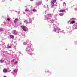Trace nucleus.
Listing matches in <instances>:
<instances>
[{"mask_svg": "<svg viewBox=\"0 0 77 77\" xmlns=\"http://www.w3.org/2000/svg\"><path fill=\"white\" fill-rule=\"evenodd\" d=\"M42 1H40L38 3H39L41 5V4H42Z\"/></svg>", "mask_w": 77, "mask_h": 77, "instance_id": "14", "label": "nucleus"}, {"mask_svg": "<svg viewBox=\"0 0 77 77\" xmlns=\"http://www.w3.org/2000/svg\"><path fill=\"white\" fill-rule=\"evenodd\" d=\"M14 72H17V70L15 69L14 71Z\"/></svg>", "mask_w": 77, "mask_h": 77, "instance_id": "15", "label": "nucleus"}, {"mask_svg": "<svg viewBox=\"0 0 77 77\" xmlns=\"http://www.w3.org/2000/svg\"><path fill=\"white\" fill-rule=\"evenodd\" d=\"M14 33L15 34V35H17L18 33V32L16 30L14 31Z\"/></svg>", "mask_w": 77, "mask_h": 77, "instance_id": "5", "label": "nucleus"}, {"mask_svg": "<svg viewBox=\"0 0 77 77\" xmlns=\"http://www.w3.org/2000/svg\"><path fill=\"white\" fill-rule=\"evenodd\" d=\"M75 23V21H72V24H74V23Z\"/></svg>", "mask_w": 77, "mask_h": 77, "instance_id": "11", "label": "nucleus"}, {"mask_svg": "<svg viewBox=\"0 0 77 77\" xmlns=\"http://www.w3.org/2000/svg\"><path fill=\"white\" fill-rule=\"evenodd\" d=\"M25 11L26 12V11H29V10L26 9L25 10Z\"/></svg>", "mask_w": 77, "mask_h": 77, "instance_id": "22", "label": "nucleus"}, {"mask_svg": "<svg viewBox=\"0 0 77 77\" xmlns=\"http://www.w3.org/2000/svg\"><path fill=\"white\" fill-rule=\"evenodd\" d=\"M57 0H52L51 1V3L53 5L54 4V3H56Z\"/></svg>", "mask_w": 77, "mask_h": 77, "instance_id": "3", "label": "nucleus"}, {"mask_svg": "<svg viewBox=\"0 0 77 77\" xmlns=\"http://www.w3.org/2000/svg\"><path fill=\"white\" fill-rule=\"evenodd\" d=\"M65 11V10H60L59 11V12H64Z\"/></svg>", "mask_w": 77, "mask_h": 77, "instance_id": "4", "label": "nucleus"}, {"mask_svg": "<svg viewBox=\"0 0 77 77\" xmlns=\"http://www.w3.org/2000/svg\"><path fill=\"white\" fill-rule=\"evenodd\" d=\"M7 20L8 21H10V19L9 18H8Z\"/></svg>", "mask_w": 77, "mask_h": 77, "instance_id": "20", "label": "nucleus"}, {"mask_svg": "<svg viewBox=\"0 0 77 77\" xmlns=\"http://www.w3.org/2000/svg\"><path fill=\"white\" fill-rule=\"evenodd\" d=\"M54 6V5H53L52 6H51V8H53V7Z\"/></svg>", "mask_w": 77, "mask_h": 77, "instance_id": "24", "label": "nucleus"}, {"mask_svg": "<svg viewBox=\"0 0 77 77\" xmlns=\"http://www.w3.org/2000/svg\"><path fill=\"white\" fill-rule=\"evenodd\" d=\"M1 31H3V30L2 29H1Z\"/></svg>", "mask_w": 77, "mask_h": 77, "instance_id": "28", "label": "nucleus"}, {"mask_svg": "<svg viewBox=\"0 0 77 77\" xmlns=\"http://www.w3.org/2000/svg\"><path fill=\"white\" fill-rule=\"evenodd\" d=\"M24 23H25L26 24H27V23H28V22H27V20H25L24 21Z\"/></svg>", "mask_w": 77, "mask_h": 77, "instance_id": "9", "label": "nucleus"}, {"mask_svg": "<svg viewBox=\"0 0 77 77\" xmlns=\"http://www.w3.org/2000/svg\"><path fill=\"white\" fill-rule=\"evenodd\" d=\"M7 48H11V47L10 46L8 45Z\"/></svg>", "mask_w": 77, "mask_h": 77, "instance_id": "12", "label": "nucleus"}, {"mask_svg": "<svg viewBox=\"0 0 77 77\" xmlns=\"http://www.w3.org/2000/svg\"><path fill=\"white\" fill-rule=\"evenodd\" d=\"M3 72L5 73L8 72V69L7 68H4L3 70Z\"/></svg>", "mask_w": 77, "mask_h": 77, "instance_id": "2", "label": "nucleus"}, {"mask_svg": "<svg viewBox=\"0 0 77 77\" xmlns=\"http://www.w3.org/2000/svg\"><path fill=\"white\" fill-rule=\"evenodd\" d=\"M20 27H21V28H22V29H23V30H24V31H26V29L25 26H20Z\"/></svg>", "mask_w": 77, "mask_h": 77, "instance_id": "1", "label": "nucleus"}, {"mask_svg": "<svg viewBox=\"0 0 77 77\" xmlns=\"http://www.w3.org/2000/svg\"><path fill=\"white\" fill-rule=\"evenodd\" d=\"M59 15H60V16H63V15H64V14L63 13H60L59 14Z\"/></svg>", "mask_w": 77, "mask_h": 77, "instance_id": "6", "label": "nucleus"}, {"mask_svg": "<svg viewBox=\"0 0 77 77\" xmlns=\"http://www.w3.org/2000/svg\"><path fill=\"white\" fill-rule=\"evenodd\" d=\"M15 20H16V21H18V20L17 18H16Z\"/></svg>", "mask_w": 77, "mask_h": 77, "instance_id": "21", "label": "nucleus"}, {"mask_svg": "<svg viewBox=\"0 0 77 77\" xmlns=\"http://www.w3.org/2000/svg\"><path fill=\"white\" fill-rule=\"evenodd\" d=\"M17 61H16L15 63H14V65H15V64H17Z\"/></svg>", "mask_w": 77, "mask_h": 77, "instance_id": "16", "label": "nucleus"}, {"mask_svg": "<svg viewBox=\"0 0 77 77\" xmlns=\"http://www.w3.org/2000/svg\"><path fill=\"white\" fill-rule=\"evenodd\" d=\"M17 21H16V20H14V23H17Z\"/></svg>", "mask_w": 77, "mask_h": 77, "instance_id": "23", "label": "nucleus"}, {"mask_svg": "<svg viewBox=\"0 0 77 77\" xmlns=\"http://www.w3.org/2000/svg\"><path fill=\"white\" fill-rule=\"evenodd\" d=\"M57 29H58V28H55L54 29V31H55V32H56V30H57Z\"/></svg>", "mask_w": 77, "mask_h": 77, "instance_id": "10", "label": "nucleus"}, {"mask_svg": "<svg viewBox=\"0 0 77 77\" xmlns=\"http://www.w3.org/2000/svg\"><path fill=\"white\" fill-rule=\"evenodd\" d=\"M0 62L1 63H3V62H4V60H3L2 59H1L0 60Z\"/></svg>", "mask_w": 77, "mask_h": 77, "instance_id": "7", "label": "nucleus"}, {"mask_svg": "<svg viewBox=\"0 0 77 77\" xmlns=\"http://www.w3.org/2000/svg\"><path fill=\"white\" fill-rule=\"evenodd\" d=\"M48 15H51V14H48Z\"/></svg>", "mask_w": 77, "mask_h": 77, "instance_id": "26", "label": "nucleus"}, {"mask_svg": "<svg viewBox=\"0 0 77 77\" xmlns=\"http://www.w3.org/2000/svg\"><path fill=\"white\" fill-rule=\"evenodd\" d=\"M10 38H12V39H14V37L13 35H10Z\"/></svg>", "mask_w": 77, "mask_h": 77, "instance_id": "8", "label": "nucleus"}, {"mask_svg": "<svg viewBox=\"0 0 77 77\" xmlns=\"http://www.w3.org/2000/svg\"><path fill=\"white\" fill-rule=\"evenodd\" d=\"M69 22H70V21H69L68 22V23H69Z\"/></svg>", "mask_w": 77, "mask_h": 77, "instance_id": "27", "label": "nucleus"}, {"mask_svg": "<svg viewBox=\"0 0 77 77\" xmlns=\"http://www.w3.org/2000/svg\"><path fill=\"white\" fill-rule=\"evenodd\" d=\"M23 44L24 45H26V44H27V43L26 42H25L23 43Z\"/></svg>", "mask_w": 77, "mask_h": 77, "instance_id": "19", "label": "nucleus"}, {"mask_svg": "<svg viewBox=\"0 0 77 77\" xmlns=\"http://www.w3.org/2000/svg\"><path fill=\"white\" fill-rule=\"evenodd\" d=\"M40 5V4H39V3L38 2V3H37V6H39V5Z\"/></svg>", "mask_w": 77, "mask_h": 77, "instance_id": "17", "label": "nucleus"}, {"mask_svg": "<svg viewBox=\"0 0 77 77\" xmlns=\"http://www.w3.org/2000/svg\"><path fill=\"white\" fill-rule=\"evenodd\" d=\"M14 61H15V59H13L11 61V62H14Z\"/></svg>", "mask_w": 77, "mask_h": 77, "instance_id": "13", "label": "nucleus"}, {"mask_svg": "<svg viewBox=\"0 0 77 77\" xmlns=\"http://www.w3.org/2000/svg\"><path fill=\"white\" fill-rule=\"evenodd\" d=\"M33 12H35L36 11V9H34L33 10Z\"/></svg>", "mask_w": 77, "mask_h": 77, "instance_id": "18", "label": "nucleus"}, {"mask_svg": "<svg viewBox=\"0 0 77 77\" xmlns=\"http://www.w3.org/2000/svg\"><path fill=\"white\" fill-rule=\"evenodd\" d=\"M30 0V1H31V2H32V1H33V0Z\"/></svg>", "mask_w": 77, "mask_h": 77, "instance_id": "25", "label": "nucleus"}]
</instances>
